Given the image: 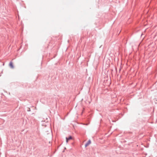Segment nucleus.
<instances>
[{
    "instance_id": "nucleus-1",
    "label": "nucleus",
    "mask_w": 157,
    "mask_h": 157,
    "mask_svg": "<svg viewBox=\"0 0 157 157\" xmlns=\"http://www.w3.org/2000/svg\"><path fill=\"white\" fill-rule=\"evenodd\" d=\"M9 66L11 68H14V66L13 64V62L12 61H11L10 62V63H9Z\"/></svg>"
},
{
    "instance_id": "nucleus-2",
    "label": "nucleus",
    "mask_w": 157,
    "mask_h": 157,
    "mask_svg": "<svg viewBox=\"0 0 157 157\" xmlns=\"http://www.w3.org/2000/svg\"><path fill=\"white\" fill-rule=\"evenodd\" d=\"M91 144V141L90 140H89L86 143V144H85V147H87L90 144Z\"/></svg>"
},
{
    "instance_id": "nucleus-3",
    "label": "nucleus",
    "mask_w": 157,
    "mask_h": 157,
    "mask_svg": "<svg viewBox=\"0 0 157 157\" xmlns=\"http://www.w3.org/2000/svg\"><path fill=\"white\" fill-rule=\"evenodd\" d=\"M72 138L71 136H69L68 137H67V139L68 140L72 139Z\"/></svg>"
},
{
    "instance_id": "nucleus-4",
    "label": "nucleus",
    "mask_w": 157,
    "mask_h": 157,
    "mask_svg": "<svg viewBox=\"0 0 157 157\" xmlns=\"http://www.w3.org/2000/svg\"><path fill=\"white\" fill-rule=\"evenodd\" d=\"M27 111H28V112H29V111H30L31 110H30V109L29 108H28V109H27Z\"/></svg>"
},
{
    "instance_id": "nucleus-5",
    "label": "nucleus",
    "mask_w": 157,
    "mask_h": 157,
    "mask_svg": "<svg viewBox=\"0 0 157 157\" xmlns=\"http://www.w3.org/2000/svg\"><path fill=\"white\" fill-rule=\"evenodd\" d=\"M68 140H67V137H66V142L67 143Z\"/></svg>"
}]
</instances>
